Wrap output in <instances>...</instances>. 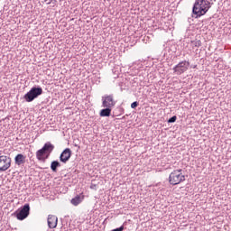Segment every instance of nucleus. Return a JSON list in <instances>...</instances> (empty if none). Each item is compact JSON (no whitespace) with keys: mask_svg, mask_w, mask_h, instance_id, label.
I'll return each mask as SVG.
<instances>
[{"mask_svg":"<svg viewBox=\"0 0 231 231\" xmlns=\"http://www.w3.org/2000/svg\"><path fill=\"white\" fill-rule=\"evenodd\" d=\"M210 10V2L208 0H196L192 8V14L198 17L205 15Z\"/></svg>","mask_w":231,"mask_h":231,"instance_id":"1","label":"nucleus"},{"mask_svg":"<svg viewBox=\"0 0 231 231\" xmlns=\"http://www.w3.org/2000/svg\"><path fill=\"white\" fill-rule=\"evenodd\" d=\"M183 170H175L169 176L170 185H180V183L185 181V175H183Z\"/></svg>","mask_w":231,"mask_h":231,"instance_id":"2","label":"nucleus"},{"mask_svg":"<svg viewBox=\"0 0 231 231\" xmlns=\"http://www.w3.org/2000/svg\"><path fill=\"white\" fill-rule=\"evenodd\" d=\"M53 149H55V145L50 142L46 143L42 149L36 152L37 160L44 162L42 156H44V154H51V152H53Z\"/></svg>","mask_w":231,"mask_h":231,"instance_id":"3","label":"nucleus"},{"mask_svg":"<svg viewBox=\"0 0 231 231\" xmlns=\"http://www.w3.org/2000/svg\"><path fill=\"white\" fill-rule=\"evenodd\" d=\"M41 95H42V88L33 87L23 96V98L25 102H33L35 98H38Z\"/></svg>","mask_w":231,"mask_h":231,"instance_id":"4","label":"nucleus"},{"mask_svg":"<svg viewBox=\"0 0 231 231\" xmlns=\"http://www.w3.org/2000/svg\"><path fill=\"white\" fill-rule=\"evenodd\" d=\"M14 216L19 221L26 219L30 216V204H25L21 209L15 211Z\"/></svg>","mask_w":231,"mask_h":231,"instance_id":"5","label":"nucleus"},{"mask_svg":"<svg viewBox=\"0 0 231 231\" xmlns=\"http://www.w3.org/2000/svg\"><path fill=\"white\" fill-rule=\"evenodd\" d=\"M190 67V62L184 60L179 62L174 68H173V72L176 75H182V73H185Z\"/></svg>","mask_w":231,"mask_h":231,"instance_id":"6","label":"nucleus"},{"mask_svg":"<svg viewBox=\"0 0 231 231\" xmlns=\"http://www.w3.org/2000/svg\"><path fill=\"white\" fill-rule=\"evenodd\" d=\"M116 101H115V96L113 94L105 95L102 97V107H115Z\"/></svg>","mask_w":231,"mask_h":231,"instance_id":"7","label":"nucleus"},{"mask_svg":"<svg viewBox=\"0 0 231 231\" xmlns=\"http://www.w3.org/2000/svg\"><path fill=\"white\" fill-rule=\"evenodd\" d=\"M10 167H12V158L6 155H1L0 156V171L5 172V171H8Z\"/></svg>","mask_w":231,"mask_h":231,"instance_id":"8","label":"nucleus"},{"mask_svg":"<svg viewBox=\"0 0 231 231\" xmlns=\"http://www.w3.org/2000/svg\"><path fill=\"white\" fill-rule=\"evenodd\" d=\"M69 158H71V149L66 148L60 155V162H61V163H68Z\"/></svg>","mask_w":231,"mask_h":231,"instance_id":"9","label":"nucleus"},{"mask_svg":"<svg viewBox=\"0 0 231 231\" xmlns=\"http://www.w3.org/2000/svg\"><path fill=\"white\" fill-rule=\"evenodd\" d=\"M49 228H57L59 218L55 215H49L47 218Z\"/></svg>","mask_w":231,"mask_h":231,"instance_id":"10","label":"nucleus"},{"mask_svg":"<svg viewBox=\"0 0 231 231\" xmlns=\"http://www.w3.org/2000/svg\"><path fill=\"white\" fill-rule=\"evenodd\" d=\"M14 163L18 166L23 165V163H26V156H24L23 153L17 154L14 157Z\"/></svg>","mask_w":231,"mask_h":231,"instance_id":"11","label":"nucleus"},{"mask_svg":"<svg viewBox=\"0 0 231 231\" xmlns=\"http://www.w3.org/2000/svg\"><path fill=\"white\" fill-rule=\"evenodd\" d=\"M81 201H84V196L77 195L75 198H73L70 200V203H71V205H74V207H78V205H80Z\"/></svg>","mask_w":231,"mask_h":231,"instance_id":"12","label":"nucleus"},{"mask_svg":"<svg viewBox=\"0 0 231 231\" xmlns=\"http://www.w3.org/2000/svg\"><path fill=\"white\" fill-rule=\"evenodd\" d=\"M99 115L100 116H111V107L105 106V108L100 111Z\"/></svg>","mask_w":231,"mask_h":231,"instance_id":"13","label":"nucleus"},{"mask_svg":"<svg viewBox=\"0 0 231 231\" xmlns=\"http://www.w3.org/2000/svg\"><path fill=\"white\" fill-rule=\"evenodd\" d=\"M59 167H60V162H59V161L51 162V170L52 171V172H57V169H59Z\"/></svg>","mask_w":231,"mask_h":231,"instance_id":"14","label":"nucleus"},{"mask_svg":"<svg viewBox=\"0 0 231 231\" xmlns=\"http://www.w3.org/2000/svg\"><path fill=\"white\" fill-rule=\"evenodd\" d=\"M192 44L195 48H199L201 46V41L197 40V41H193Z\"/></svg>","mask_w":231,"mask_h":231,"instance_id":"15","label":"nucleus"},{"mask_svg":"<svg viewBox=\"0 0 231 231\" xmlns=\"http://www.w3.org/2000/svg\"><path fill=\"white\" fill-rule=\"evenodd\" d=\"M176 120H178V117L176 116H173L168 120V124H174Z\"/></svg>","mask_w":231,"mask_h":231,"instance_id":"16","label":"nucleus"},{"mask_svg":"<svg viewBox=\"0 0 231 231\" xmlns=\"http://www.w3.org/2000/svg\"><path fill=\"white\" fill-rule=\"evenodd\" d=\"M131 107L132 109H136V107H138V101L133 102L131 104Z\"/></svg>","mask_w":231,"mask_h":231,"instance_id":"17","label":"nucleus"},{"mask_svg":"<svg viewBox=\"0 0 231 231\" xmlns=\"http://www.w3.org/2000/svg\"><path fill=\"white\" fill-rule=\"evenodd\" d=\"M50 154L51 153H45L44 155H42V158L44 160V162L50 158Z\"/></svg>","mask_w":231,"mask_h":231,"instance_id":"18","label":"nucleus"},{"mask_svg":"<svg viewBox=\"0 0 231 231\" xmlns=\"http://www.w3.org/2000/svg\"><path fill=\"white\" fill-rule=\"evenodd\" d=\"M53 1H54V3L57 2V0H44V3H46V5H51V3H53Z\"/></svg>","mask_w":231,"mask_h":231,"instance_id":"19","label":"nucleus"}]
</instances>
